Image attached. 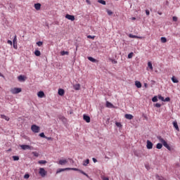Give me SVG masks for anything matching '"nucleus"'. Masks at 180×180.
<instances>
[{
    "label": "nucleus",
    "instance_id": "f257e3e1",
    "mask_svg": "<svg viewBox=\"0 0 180 180\" xmlns=\"http://www.w3.org/2000/svg\"><path fill=\"white\" fill-rule=\"evenodd\" d=\"M64 171H78L79 172H80V174H82L83 175H85V176H86L87 178H89V176L86 173H85L84 171H82L79 169H77V168L67 167L65 169H58L56 172V174H60V172H63Z\"/></svg>",
    "mask_w": 180,
    "mask_h": 180
},
{
    "label": "nucleus",
    "instance_id": "f03ea898",
    "mask_svg": "<svg viewBox=\"0 0 180 180\" xmlns=\"http://www.w3.org/2000/svg\"><path fill=\"white\" fill-rule=\"evenodd\" d=\"M158 139L159 140L160 143H162V144L164 146V147H165V148L169 150V151H171V146L168 145V143L166 142L165 140H164V139H162V137L158 136Z\"/></svg>",
    "mask_w": 180,
    "mask_h": 180
},
{
    "label": "nucleus",
    "instance_id": "7ed1b4c3",
    "mask_svg": "<svg viewBox=\"0 0 180 180\" xmlns=\"http://www.w3.org/2000/svg\"><path fill=\"white\" fill-rule=\"evenodd\" d=\"M31 130L33 131V133H39V131H40V127L33 124L31 127Z\"/></svg>",
    "mask_w": 180,
    "mask_h": 180
},
{
    "label": "nucleus",
    "instance_id": "20e7f679",
    "mask_svg": "<svg viewBox=\"0 0 180 180\" xmlns=\"http://www.w3.org/2000/svg\"><path fill=\"white\" fill-rule=\"evenodd\" d=\"M39 175H41V176H42V178H44V176H46V175H47V171H46V169H44V168L41 167V168H39Z\"/></svg>",
    "mask_w": 180,
    "mask_h": 180
},
{
    "label": "nucleus",
    "instance_id": "39448f33",
    "mask_svg": "<svg viewBox=\"0 0 180 180\" xmlns=\"http://www.w3.org/2000/svg\"><path fill=\"white\" fill-rule=\"evenodd\" d=\"M11 94H13L14 95L16 94H20L22 92V89L20 88H13L11 89Z\"/></svg>",
    "mask_w": 180,
    "mask_h": 180
},
{
    "label": "nucleus",
    "instance_id": "423d86ee",
    "mask_svg": "<svg viewBox=\"0 0 180 180\" xmlns=\"http://www.w3.org/2000/svg\"><path fill=\"white\" fill-rule=\"evenodd\" d=\"M13 48L16 50L18 49V37L16 35L14 36V39H13Z\"/></svg>",
    "mask_w": 180,
    "mask_h": 180
},
{
    "label": "nucleus",
    "instance_id": "0eeeda50",
    "mask_svg": "<svg viewBox=\"0 0 180 180\" xmlns=\"http://www.w3.org/2000/svg\"><path fill=\"white\" fill-rule=\"evenodd\" d=\"M65 18L66 19H68V20H72V22H74V20H75V16L71 15L70 14H66Z\"/></svg>",
    "mask_w": 180,
    "mask_h": 180
},
{
    "label": "nucleus",
    "instance_id": "6e6552de",
    "mask_svg": "<svg viewBox=\"0 0 180 180\" xmlns=\"http://www.w3.org/2000/svg\"><path fill=\"white\" fill-rule=\"evenodd\" d=\"M153 143L148 140L147 142H146V148H148V150H151L153 148Z\"/></svg>",
    "mask_w": 180,
    "mask_h": 180
},
{
    "label": "nucleus",
    "instance_id": "1a4fd4ad",
    "mask_svg": "<svg viewBox=\"0 0 180 180\" xmlns=\"http://www.w3.org/2000/svg\"><path fill=\"white\" fill-rule=\"evenodd\" d=\"M22 150H32V147L29 145H21Z\"/></svg>",
    "mask_w": 180,
    "mask_h": 180
},
{
    "label": "nucleus",
    "instance_id": "9d476101",
    "mask_svg": "<svg viewBox=\"0 0 180 180\" xmlns=\"http://www.w3.org/2000/svg\"><path fill=\"white\" fill-rule=\"evenodd\" d=\"M129 37L131 39H140L141 40L144 39V37H139L137 35H133L131 34H129Z\"/></svg>",
    "mask_w": 180,
    "mask_h": 180
},
{
    "label": "nucleus",
    "instance_id": "9b49d317",
    "mask_svg": "<svg viewBox=\"0 0 180 180\" xmlns=\"http://www.w3.org/2000/svg\"><path fill=\"white\" fill-rule=\"evenodd\" d=\"M68 162V160L66 159L60 160L58 162L59 165H65Z\"/></svg>",
    "mask_w": 180,
    "mask_h": 180
},
{
    "label": "nucleus",
    "instance_id": "f8f14e48",
    "mask_svg": "<svg viewBox=\"0 0 180 180\" xmlns=\"http://www.w3.org/2000/svg\"><path fill=\"white\" fill-rule=\"evenodd\" d=\"M83 119L84 120H85V122H86V123H89L91 122V117L88 115H83Z\"/></svg>",
    "mask_w": 180,
    "mask_h": 180
},
{
    "label": "nucleus",
    "instance_id": "ddd939ff",
    "mask_svg": "<svg viewBox=\"0 0 180 180\" xmlns=\"http://www.w3.org/2000/svg\"><path fill=\"white\" fill-rule=\"evenodd\" d=\"M73 88L75 91H79V89H81V84H74Z\"/></svg>",
    "mask_w": 180,
    "mask_h": 180
},
{
    "label": "nucleus",
    "instance_id": "4468645a",
    "mask_svg": "<svg viewBox=\"0 0 180 180\" xmlns=\"http://www.w3.org/2000/svg\"><path fill=\"white\" fill-rule=\"evenodd\" d=\"M34 8L37 11H40V9L41 8V4H40V3L35 4Z\"/></svg>",
    "mask_w": 180,
    "mask_h": 180
},
{
    "label": "nucleus",
    "instance_id": "2eb2a0df",
    "mask_svg": "<svg viewBox=\"0 0 180 180\" xmlns=\"http://www.w3.org/2000/svg\"><path fill=\"white\" fill-rule=\"evenodd\" d=\"M65 93V91H64V89H58V95H60V96H63L64 94Z\"/></svg>",
    "mask_w": 180,
    "mask_h": 180
},
{
    "label": "nucleus",
    "instance_id": "dca6fc26",
    "mask_svg": "<svg viewBox=\"0 0 180 180\" xmlns=\"http://www.w3.org/2000/svg\"><path fill=\"white\" fill-rule=\"evenodd\" d=\"M124 117H125V119H127L128 120H131V119H133L134 117L131 114H126L124 115Z\"/></svg>",
    "mask_w": 180,
    "mask_h": 180
},
{
    "label": "nucleus",
    "instance_id": "f3484780",
    "mask_svg": "<svg viewBox=\"0 0 180 180\" xmlns=\"http://www.w3.org/2000/svg\"><path fill=\"white\" fill-rule=\"evenodd\" d=\"M174 127L177 130V131H179V127H178V122H173Z\"/></svg>",
    "mask_w": 180,
    "mask_h": 180
},
{
    "label": "nucleus",
    "instance_id": "a211bd4d",
    "mask_svg": "<svg viewBox=\"0 0 180 180\" xmlns=\"http://www.w3.org/2000/svg\"><path fill=\"white\" fill-rule=\"evenodd\" d=\"M1 119H4V120H6L7 122H9V117L5 115H1Z\"/></svg>",
    "mask_w": 180,
    "mask_h": 180
},
{
    "label": "nucleus",
    "instance_id": "6ab92c4d",
    "mask_svg": "<svg viewBox=\"0 0 180 180\" xmlns=\"http://www.w3.org/2000/svg\"><path fill=\"white\" fill-rule=\"evenodd\" d=\"M37 95L39 98H43V96H44V92L41 91H39Z\"/></svg>",
    "mask_w": 180,
    "mask_h": 180
},
{
    "label": "nucleus",
    "instance_id": "aec40b11",
    "mask_svg": "<svg viewBox=\"0 0 180 180\" xmlns=\"http://www.w3.org/2000/svg\"><path fill=\"white\" fill-rule=\"evenodd\" d=\"M34 54H35V56H37V57H40V56H41V53L39 50H36L34 51Z\"/></svg>",
    "mask_w": 180,
    "mask_h": 180
},
{
    "label": "nucleus",
    "instance_id": "412c9836",
    "mask_svg": "<svg viewBox=\"0 0 180 180\" xmlns=\"http://www.w3.org/2000/svg\"><path fill=\"white\" fill-rule=\"evenodd\" d=\"M135 85L136 88H141V82L139 81L135 82Z\"/></svg>",
    "mask_w": 180,
    "mask_h": 180
},
{
    "label": "nucleus",
    "instance_id": "4be33fe9",
    "mask_svg": "<svg viewBox=\"0 0 180 180\" xmlns=\"http://www.w3.org/2000/svg\"><path fill=\"white\" fill-rule=\"evenodd\" d=\"M106 108H113V104L109 101H106Z\"/></svg>",
    "mask_w": 180,
    "mask_h": 180
},
{
    "label": "nucleus",
    "instance_id": "5701e85b",
    "mask_svg": "<svg viewBox=\"0 0 180 180\" xmlns=\"http://www.w3.org/2000/svg\"><path fill=\"white\" fill-rule=\"evenodd\" d=\"M68 54H70V52H68V51H62L60 52V55H61V56H68Z\"/></svg>",
    "mask_w": 180,
    "mask_h": 180
},
{
    "label": "nucleus",
    "instance_id": "b1692460",
    "mask_svg": "<svg viewBox=\"0 0 180 180\" xmlns=\"http://www.w3.org/2000/svg\"><path fill=\"white\" fill-rule=\"evenodd\" d=\"M88 164H89V159L86 160L84 161V162H83V165H84V167H87V166H88Z\"/></svg>",
    "mask_w": 180,
    "mask_h": 180
},
{
    "label": "nucleus",
    "instance_id": "393cba45",
    "mask_svg": "<svg viewBox=\"0 0 180 180\" xmlns=\"http://www.w3.org/2000/svg\"><path fill=\"white\" fill-rule=\"evenodd\" d=\"M161 43H167V38L162 37L160 38Z\"/></svg>",
    "mask_w": 180,
    "mask_h": 180
},
{
    "label": "nucleus",
    "instance_id": "a878e982",
    "mask_svg": "<svg viewBox=\"0 0 180 180\" xmlns=\"http://www.w3.org/2000/svg\"><path fill=\"white\" fill-rule=\"evenodd\" d=\"M148 67L150 68L151 71H153V63H151V62L148 63Z\"/></svg>",
    "mask_w": 180,
    "mask_h": 180
},
{
    "label": "nucleus",
    "instance_id": "bb28decb",
    "mask_svg": "<svg viewBox=\"0 0 180 180\" xmlns=\"http://www.w3.org/2000/svg\"><path fill=\"white\" fill-rule=\"evenodd\" d=\"M156 148H158V150H161V148H162V143H158L157 145H156Z\"/></svg>",
    "mask_w": 180,
    "mask_h": 180
},
{
    "label": "nucleus",
    "instance_id": "cd10ccee",
    "mask_svg": "<svg viewBox=\"0 0 180 180\" xmlns=\"http://www.w3.org/2000/svg\"><path fill=\"white\" fill-rule=\"evenodd\" d=\"M38 164H40V165L47 164V161L46 160H39V161H38Z\"/></svg>",
    "mask_w": 180,
    "mask_h": 180
},
{
    "label": "nucleus",
    "instance_id": "c85d7f7f",
    "mask_svg": "<svg viewBox=\"0 0 180 180\" xmlns=\"http://www.w3.org/2000/svg\"><path fill=\"white\" fill-rule=\"evenodd\" d=\"M88 60H89V61H91V63H95L96 61V59L92 57H88Z\"/></svg>",
    "mask_w": 180,
    "mask_h": 180
},
{
    "label": "nucleus",
    "instance_id": "c756f323",
    "mask_svg": "<svg viewBox=\"0 0 180 180\" xmlns=\"http://www.w3.org/2000/svg\"><path fill=\"white\" fill-rule=\"evenodd\" d=\"M18 78L20 81H25V77L23 75H20Z\"/></svg>",
    "mask_w": 180,
    "mask_h": 180
},
{
    "label": "nucleus",
    "instance_id": "7c9ffc66",
    "mask_svg": "<svg viewBox=\"0 0 180 180\" xmlns=\"http://www.w3.org/2000/svg\"><path fill=\"white\" fill-rule=\"evenodd\" d=\"M98 4H101L102 5H106V1L104 0H98Z\"/></svg>",
    "mask_w": 180,
    "mask_h": 180
},
{
    "label": "nucleus",
    "instance_id": "2f4dec72",
    "mask_svg": "<svg viewBox=\"0 0 180 180\" xmlns=\"http://www.w3.org/2000/svg\"><path fill=\"white\" fill-rule=\"evenodd\" d=\"M152 101L153 102H158V97L157 96H155L153 98Z\"/></svg>",
    "mask_w": 180,
    "mask_h": 180
},
{
    "label": "nucleus",
    "instance_id": "473e14b6",
    "mask_svg": "<svg viewBox=\"0 0 180 180\" xmlns=\"http://www.w3.org/2000/svg\"><path fill=\"white\" fill-rule=\"evenodd\" d=\"M172 82H174V84H178L179 82L178 79H175L174 77L172 78Z\"/></svg>",
    "mask_w": 180,
    "mask_h": 180
},
{
    "label": "nucleus",
    "instance_id": "72a5a7b5",
    "mask_svg": "<svg viewBox=\"0 0 180 180\" xmlns=\"http://www.w3.org/2000/svg\"><path fill=\"white\" fill-rule=\"evenodd\" d=\"M134 53L131 52L128 54V58H133Z\"/></svg>",
    "mask_w": 180,
    "mask_h": 180
},
{
    "label": "nucleus",
    "instance_id": "f704fd0d",
    "mask_svg": "<svg viewBox=\"0 0 180 180\" xmlns=\"http://www.w3.org/2000/svg\"><path fill=\"white\" fill-rule=\"evenodd\" d=\"M13 160L14 161H19V156H13Z\"/></svg>",
    "mask_w": 180,
    "mask_h": 180
},
{
    "label": "nucleus",
    "instance_id": "c9c22d12",
    "mask_svg": "<svg viewBox=\"0 0 180 180\" xmlns=\"http://www.w3.org/2000/svg\"><path fill=\"white\" fill-rule=\"evenodd\" d=\"M107 13L110 16L112 15H113V12H112V11L110 10H107Z\"/></svg>",
    "mask_w": 180,
    "mask_h": 180
},
{
    "label": "nucleus",
    "instance_id": "e433bc0d",
    "mask_svg": "<svg viewBox=\"0 0 180 180\" xmlns=\"http://www.w3.org/2000/svg\"><path fill=\"white\" fill-rule=\"evenodd\" d=\"M37 46H39V47H41V46H43V42L42 41H38L37 42Z\"/></svg>",
    "mask_w": 180,
    "mask_h": 180
},
{
    "label": "nucleus",
    "instance_id": "4c0bfd02",
    "mask_svg": "<svg viewBox=\"0 0 180 180\" xmlns=\"http://www.w3.org/2000/svg\"><path fill=\"white\" fill-rule=\"evenodd\" d=\"M115 125L117 126V127H122V123L120 122H115Z\"/></svg>",
    "mask_w": 180,
    "mask_h": 180
},
{
    "label": "nucleus",
    "instance_id": "58836bf2",
    "mask_svg": "<svg viewBox=\"0 0 180 180\" xmlns=\"http://www.w3.org/2000/svg\"><path fill=\"white\" fill-rule=\"evenodd\" d=\"M39 136L42 137L43 139H46V135H44V133L41 132V134H39Z\"/></svg>",
    "mask_w": 180,
    "mask_h": 180
},
{
    "label": "nucleus",
    "instance_id": "ea45409f",
    "mask_svg": "<svg viewBox=\"0 0 180 180\" xmlns=\"http://www.w3.org/2000/svg\"><path fill=\"white\" fill-rule=\"evenodd\" d=\"M158 99H160L162 102H164V100H165L164 97H162L161 95L158 96Z\"/></svg>",
    "mask_w": 180,
    "mask_h": 180
},
{
    "label": "nucleus",
    "instance_id": "a19ab883",
    "mask_svg": "<svg viewBox=\"0 0 180 180\" xmlns=\"http://www.w3.org/2000/svg\"><path fill=\"white\" fill-rule=\"evenodd\" d=\"M169 101H171V98H169V97H167L166 98H165L163 102H169Z\"/></svg>",
    "mask_w": 180,
    "mask_h": 180
},
{
    "label": "nucleus",
    "instance_id": "79ce46f5",
    "mask_svg": "<svg viewBox=\"0 0 180 180\" xmlns=\"http://www.w3.org/2000/svg\"><path fill=\"white\" fill-rule=\"evenodd\" d=\"M32 154L34 157H39V153L37 152H32Z\"/></svg>",
    "mask_w": 180,
    "mask_h": 180
},
{
    "label": "nucleus",
    "instance_id": "37998d69",
    "mask_svg": "<svg viewBox=\"0 0 180 180\" xmlns=\"http://www.w3.org/2000/svg\"><path fill=\"white\" fill-rule=\"evenodd\" d=\"M87 39H92L94 40V39H95V36L88 35Z\"/></svg>",
    "mask_w": 180,
    "mask_h": 180
},
{
    "label": "nucleus",
    "instance_id": "c03bdc74",
    "mask_svg": "<svg viewBox=\"0 0 180 180\" xmlns=\"http://www.w3.org/2000/svg\"><path fill=\"white\" fill-rule=\"evenodd\" d=\"M101 179H103V180H109V178L106 177L105 176H101Z\"/></svg>",
    "mask_w": 180,
    "mask_h": 180
},
{
    "label": "nucleus",
    "instance_id": "a18cd8bd",
    "mask_svg": "<svg viewBox=\"0 0 180 180\" xmlns=\"http://www.w3.org/2000/svg\"><path fill=\"white\" fill-rule=\"evenodd\" d=\"M112 63V64H117V60H115V59H111Z\"/></svg>",
    "mask_w": 180,
    "mask_h": 180
},
{
    "label": "nucleus",
    "instance_id": "49530a36",
    "mask_svg": "<svg viewBox=\"0 0 180 180\" xmlns=\"http://www.w3.org/2000/svg\"><path fill=\"white\" fill-rule=\"evenodd\" d=\"M30 177V175L29 174H25L24 176L25 179H29Z\"/></svg>",
    "mask_w": 180,
    "mask_h": 180
},
{
    "label": "nucleus",
    "instance_id": "de8ad7c7",
    "mask_svg": "<svg viewBox=\"0 0 180 180\" xmlns=\"http://www.w3.org/2000/svg\"><path fill=\"white\" fill-rule=\"evenodd\" d=\"M173 20H174V22H176L178 20V18L176 17V16H174L173 17Z\"/></svg>",
    "mask_w": 180,
    "mask_h": 180
},
{
    "label": "nucleus",
    "instance_id": "09e8293b",
    "mask_svg": "<svg viewBox=\"0 0 180 180\" xmlns=\"http://www.w3.org/2000/svg\"><path fill=\"white\" fill-rule=\"evenodd\" d=\"M155 106L156 108H161V104L160 103H156Z\"/></svg>",
    "mask_w": 180,
    "mask_h": 180
},
{
    "label": "nucleus",
    "instance_id": "8fccbe9b",
    "mask_svg": "<svg viewBox=\"0 0 180 180\" xmlns=\"http://www.w3.org/2000/svg\"><path fill=\"white\" fill-rule=\"evenodd\" d=\"M146 13L147 16L150 15V11L146 10Z\"/></svg>",
    "mask_w": 180,
    "mask_h": 180
},
{
    "label": "nucleus",
    "instance_id": "3c124183",
    "mask_svg": "<svg viewBox=\"0 0 180 180\" xmlns=\"http://www.w3.org/2000/svg\"><path fill=\"white\" fill-rule=\"evenodd\" d=\"M92 160L94 162H98V160H96V158H93Z\"/></svg>",
    "mask_w": 180,
    "mask_h": 180
},
{
    "label": "nucleus",
    "instance_id": "603ef678",
    "mask_svg": "<svg viewBox=\"0 0 180 180\" xmlns=\"http://www.w3.org/2000/svg\"><path fill=\"white\" fill-rule=\"evenodd\" d=\"M7 43H8V44H10L11 46H12V41L8 40Z\"/></svg>",
    "mask_w": 180,
    "mask_h": 180
},
{
    "label": "nucleus",
    "instance_id": "864d4df0",
    "mask_svg": "<svg viewBox=\"0 0 180 180\" xmlns=\"http://www.w3.org/2000/svg\"><path fill=\"white\" fill-rule=\"evenodd\" d=\"M45 139H46V140H53L52 137H47V136H46Z\"/></svg>",
    "mask_w": 180,
    "mask_h": 180
},
{
    "label": "nucleus",
    "instance_id": "5fc2aeb1",
    "mask_svg": "<svg viewBox=\"0 0 180 180\" xmlns=\"http://www.w3.org/2000/svg\"><path fill=\"white\" fill-rule=\"evenodd\" d=\"M87 4H89V5H91V1H89V0H86Z\"/></svg>",
    "mask_w": 180,
    "mask_h": 180
},
{
    "label": "nucleus",
    "instance_id": "6e6d98bb",
    "mask_svg": "<svg viewBox=\"0 0 180 180\" xmlns=\"http://www.w3.org/2000/svg\"><path fill=\"white\" fill-rule=\"evenodd\" d=\"M131 20H136V18L134 17L131 18Z\"/></svg>",
    "mask_w": 180,
    "mask_h": 180
},
{
    "label": "nucleus",
    "instance_id": "4d7b16f0",
    "mask_svg": "<svg viewBox=\"0 0 180 180\" xmlns=\"http://www.w3.org/2000/svg\"><path fill=\"white\" fill-rule=\"evenodd\" d=\"M144 85H145V87L147 88V86H148L147 83H145Z\"/></svg>",
    "mask_w": 180,
    "mask_h": 180
},
{
    "label": "nucleus",
    "instance_id": "13d9d810",
    "mask_svg": "<svg viewBox=\"0 0 180 180\" xmlns=\"http://www.w3.org/2000/svg\"><path fill=\"white\" fill-rule=\"evenodd\" d=\"M158 15H162V13L158 12Z\"/></svg>",
    "mask_w": 180,
    "mask_h": 180
},
{
    "label": "nucleus",
    "instance_id": "bf43d9fd",
    "mask_svg": "<svg viewBox=\"0 0 180 180\" xmlns=\"http://www.w3.org/2000/svg\"><path fill=\"white\" fill-rule=\"evenodd\" d=\"M0 77H4V75H2V74L0 73Z\"/></svg>",
    "mask_w": 180,
    "mask_h": 180
}]
</instances>
